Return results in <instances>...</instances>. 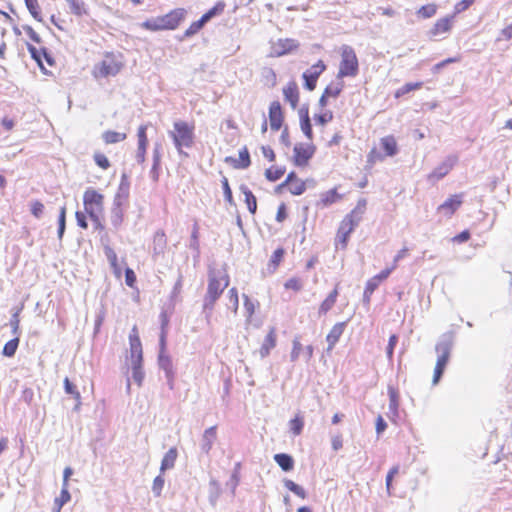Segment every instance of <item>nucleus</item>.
<instances>
[{
	"label": "nucleus",
	"mask_w": 512,
	"mask_h": 512,
	"mask_svg": "<svg viewBox=\"0 0 512 512\" xmlns=\"http://www.w3.org/2000/svg\"><path fill=\"white\" fill-rule=\"evenodd\" d=\"M228 285V275L221 273L220 271H209L207 292L203 299V313L205 314L206 319L211 317L216 301Z\"/></svg>",
	"instance_id": "1"
},
{
	"label": "nucleus",
	"mask_w": 512,
	"mask_h": 512,
	"mask_svg": "<svg viewBox=\"0 0 512 512\" xmlns=\"http://www.w3.org/2000/svg\"><path fill=\"white\" fill-rule=\"evenodd\" d=\"M366 209V200L360 199L356 207L347 214L341 222L338 230L339 242L345 247L348 242L349 235L359 225Z\"/></svg>",
	"instance_id": "2"
},
{
	"label": "nucleus",
	"mask_w": 512,
	"mask_h": 512,
	"mask_svg": "<svg viewBox=\"0 0 512 512\" xmlns=\"http://www.w3.org/2000/svg\"><path fill=\"white\" fill-rule=\"evenodd\" d=\"M129 345L132 378L138 386H141L144 379V371L142 369L143 351L140 338L136 332V327L133 328L132 333L129 335Z\"/></svg>",
	"instance_id": "3"
},
{
	"label": "nucleus",
	"mask_w": 512,
	"mask_h": 512,
	"mask_svg": "<svg viewBox=\"0 0 512 512\" xmlns=\"http://www.w3.org/2000/svg\"><path fill=\"white\" fill-rule=\"evenodd\" d=\"M185 14V9L177 8L164 16L146 20L143 22L142 27L150 31L173 30L178 27Z\"/></svg>",
	"instance_id": "4"
},
{
	"label": "nucleus",
	"mask_w": 512,
	"mask_h": 512,
	"mask_svg": "<svg viewBox=\"0 0 512 512\" xmlns=\"http://www.w3.org/2000/svg\"><path fill=\"white\" fill-rule=\"evenodd\" d=\"M174 131H170L169 135L173 139L175 148L180 155L188 156L183 151V147L191 148L194 144V127L190 126L187 122L176 121L173 124Z\"/></svg>",
	"instance_id": "5"
},
{
	"label": "nucleus",
	"mask_w": 512,
	"mask_h": 512,
	"mask_svg": "<svg viewBox=\"0 0 512 512\" xmlns=\"http://www.w3.org/2000/svg\"><path fill=\"white\" fill-rule=\"evenodd\" d=\"M358 72L359 63L354 49L349 45H343L341 47V61L337 77L340 79L344 77H355Z\"/></svg>",
	"instance_id": "6"
},
{
	"label": "nucleus",
	"mask_w": 512,
	"mask_h": 512,
	"mask_svg": "<svg viewBox=\"0 0 512 512\" xmlns=\"http://www.w3.org/2000/svg\"><path fill=\"white\" fill-rule=\"evenodd\" d=\"M83 204L88 216L96 218V214H102L104 210V196L94 188L89 187L84 192Z\"/></svg>",
	"instance_id": "7"
},
{
	"label": "nucleus",
	"mask_w": 512,
	"mask_h": 512,
	"mask_svg": "<svg viewBox=\"0 0 512 512\" xmlns=\"http://www.w3.org/2000/svg\"><path fill=\"white\" fill-rule=\"evenodd\" d=\"M454 344V335L452 332L442 334L435 346L438 354L436 364L446 367Z\"/></svg>",
	"instance_id": "8"
},
{
	"label": "nucleus",
	"mask_w": 512,
	"mask_h": 512,
	"mask_svg": "<svg viewBox=\"0 0 512 512\" xmlns=\"http://www.w3.org/2000/svg\"><path fill=\"white\" fill-rule=\"evenodd\" d=\"M315 146L313 144L304 145L302 143H297L294 146V156L293 162L295 166L304 167L308 164L309 160L313 157L315 153Z\"/></svg>",
	"instance_id": "9"
},
{
	"label": "nucleus",
	"mask_w": 512,
	"mask_h": 512,
	"mask_svg": "<svg viewBox=\"0 0 512 512\" xmlns=\"http://www.w3.org/2000/svg\"><path fill=\"white\" fill-rule=\"evenodd\" d=\"M326 65L322 60H319L309 70H306L302 77L304 79V86L307 90L312 91L316 87L317 79L325 71Z\"/></svg>",
	"instance_id": "10"
},
{
	"label": "nucleus",
	"mask_w": 512,
	"mask_h": 512,
	"mask_svg": "<svg viewBox=\"0 0 512 512\" xmlns=\"http://www.w3.org/2000/svg\"><path fill=\"white\" fill-rule=\"evenodd\" d=\"M453 20L454 15H449L438 19L433 27L427 32L429 39H434L443 33L449 32L452 28Z\"/></svg>",
	"instance_id": "11"
},
{
	"label": "nucleus",
	"mask_w": 512,
	"mask_h": 512,
	"mask_svg": "<svg viewBox=\"0 0 512 512\" xmlns=\"http://www.w3.org/2000/svg\"><path fill=\"white\" fill-rule=\"evenodd\" d=\"M462 202V195H452L438 207V212L450 218L461 206Z\"/></svg>",
	"instance_id": "12"
},
{
	"label": "nucleus",
	"mask_w": 512,
	"mask_h": 512,
	"mask_svg": "<svg viewBox=\"0 0 512 512\" xmlns=\"http://www.w3.org/2000/svg\"><path fill=\"white\" fill-rule=\"evenodd\" d=\"M283 112L280 102L273 101L269 107L270 127L273 131H278L283 124Z\"/></svg>",
	"instance_id": "13"
},
{
	"label": "nucleus",
	"mask_w": 512,
	"mask_h": 512,
	"mask_svg": "<svg viewBox=\"0 0 512 512\" xmlns=\"http://www.w3.org/2000/svg\"><path fill=\"white\" fill-rule=\"evenodd\" d=\"M216 430H217L216 426H211V427L207 428L202 435L201 442H200V448H201V451L206 455H208L209 452L211 451L212 446L217 438Z\"/></svg>",
	"instance_id": "14"
},
{
	"label": "nucleus",
	"mask_w": 512,
	"mask_h": 512,
	"mask_svg": "<svg viewBox=\"0 0 512 512\" xmlns=\"http://www.w3.org/2000/svg\"><path fill=\"white\" fill-rule=\"evenodd\" d=\"M225 162L232 164L236 169H246L251 164L250 154L246 146L239 150V160L228 156L225 158Z\"/></svg>",
	"instance_id": "15"
},
{
	"label": "nucleus",
	"mask_w": 512,
	"mask_h": 512,
	"mask_svg": "<svg viewBox=\"0 0 512 512\" xmlns=\"http://www.w3.org/2000/svg\"><path fill=\"white\" fill-rule=\"evenodd\" d=\"M122 68V64L113 57L107 56L101 63L100 73L102 76H115Z\"/></svg>",
	"instance_id": "16"
},
{
	"label": "nucleus",
	"mask_w": 512,
	"mask_h": 512,
	"mask_svg": "<svg viewBox=\"0 0 512 512\" xmlns=\"http://www.w3.org/2000/svg\"><path fill=\"white\" fill-rule=\"evenodd\" d=\"M456 161V157H448L444 162H442L432 171V173L429 175V178L435 180L442 179L449 173Z\"/></svg>",
	"instance_id": "17"
},
{
	"label": "nucleus",
	"mask_w": 512,
	"mask_h": 512,
	"mask_svg": "<svg viewBox=\"0 0 512 512\" xmlns=\"http://www.w3.org/2000/svg\"><path fill=\"white\" fill-rule=\"evenodd\" d=\"M276 340V330L274 327H271L259 350L262 359L266 358L270 354V351L276 346Z\"/></svg>",
	"instance_id": "18"
},
{
	"label": "nucleus",
	"mask_w": 512,
	"mask_h": 512,
	"mask_svg": "<svg viewBox=\"0 0 512 512\" xmlns=\"http://www.w3.org/2000/svg\"><path fill=\"white\" fill-rule=\"evenodd\" d=\"M346 324V322H338L331 328L330 332L326 336V341L328 343V352L331 351L338 342L339 338L344 332Z\"/></svg>",
	"instance_id": "19"
},
{
	"label": "nucleus",
	"mask_w": 512,
	"mask_h": 512,
	"mask_svg": "<svg viewBox=\"0 0 512 512\" xmlns=\"http://www.w3.org/2000/svg\"><path fill=\"white\" fill-rule=\"evenodd\" d=\"M167 247V239L163 230L155 232L153 237V258L163 255Z\"/></svg>",
	"instance_id": "20"
},
{
	"label": "nucleus",
	"mask_w": 512,
	"mask_h": 512,
	"mask_svg": "<svg viewBox=\"0 0 512 512\" xmlns=\"http://www.w3.org/2000/svg\"><path fill=\"white\" fill-rule=\"evenodd\" d=\"M283 95L293 109H295L299 102V91L296 82L291 81L283 88Z\"/></svg>",
	"instance_id": "21"
},
{
	"label": "nucleus",
	"mask_w": 512,
	"mask_h": 512,
	"mask_svg": "<svg viewBox=\"0 0 512 512\" xmlns=\"http://www.w3.org/2000/svg\"><path fill=\"white\" fill-rule=\"evenodd\" d=\"M177 457H178L177 448L171 447L162 458L161 465H160V473L162 474L165 471L174 468Z\"/></svg>",
	"instance_id": "22"
},
{
	"label": "nucleus",
	"mask_w": 512,
	"mask_h": 512,
	"mask_svg": "<svg viewBox=\"0 0 512 512\" xmlns=\"http://www.w3.org/2000/svg\"><path fill=\"white\" fill-rule=\"evenodd\" d=\"M298 47V44L293 39H280L275 46L273 47L274 53L277 56H282L286 53L291 52L292 50L296 49Z\"/></svg>",
	"instance_id": "23"
},
{
	"label": "nucleus",
	"mask_w": 512,
	"mask_h": 512,
	"mask_svg": "<svg viewBox=\"0 0 512 512\" xmlns=\"http://www.w3.org/2000/svg\"><path fill=\"white\" fill-rule=\"evenodd\" d=\"M123 203L113 202L111 213H110V221L115 229H118L124 219V210L122 208Z\"/></svg>",
	"instance_id": "24"
},
{
	"label": "nucleus",
	"mask_w": 512,
	"mask_h": 512,
	"mask_svg": "<svg viewBox=\"0 0 512 512\" xmlns=\"http://www.w3.org/2000/svg\"><path fill=\"white\" fill-rule=\"evenodd\" d=\"M241 193L245 196V203L251 214H255L257 211V199L252 191L244 184L239 187Z\"/></svg>",
	"instance_id": "25"
},
{
	"label": "nucleus",
	"mask_w": 512,
	"mask_h": 512,
	"mask_svg": "<svg viewBox=\"0 0 512 512\" xmlns=\"http://www.w3.org/2000/svg\"><path fill=\"white\" fill-rule=\"evenodd\" d=\"M274 461L285 471H291L294 467V459L291 455L286 453H278L274 455Z\"/></svg>",
	"instance_id": "26"
},
{
	"label": "nucleus",
	"mask_w": 512,
	"mask_h": 512,
	"mask_svg": "<svg viewBox=\"0 0 512 512\" xmlns=\"http://www.w3.org/2000/svg\"><path fill=\"white\" fill-rule=\"evenodd\" d=\"M338 296L337 287L334 288L329 295L325 298V300L321 303L318 313L319 315H325L328 311L332 309L335 305Z\"/></svg>",
	"instance_id": "27"
},
{
	"label": "nucleus",
	"mask_w": 512,
	"mask_h": 512,
	"mask_svg": "<svg viewBox=\"0 0 512 512\" xmlns=\"http://www.w3.org/2000/svg\"><path fill=\"white\" fill-rule=\"evenodd\" d=\"M381 147L387 156H395L398 152L397 142L393 136H386L381 139Z\"/></svg>",
	"instance_id": "28"
},
{
	"label": "nucleus",
	"mask_w": 512,
	"mask_h": 512,
	"mask_svg": "<svg viewBox=\"0 0 512 512\" xmlns=\"http://www.w3.org/2000/svg\"><path fill=\"white\" fill-rule=\"evenodd\" d=\"M341 198H342V196L337 193V189L333 188V189H330V190H328V191H326V192L321 194V196H320V204L323 207H327V206H329L331 204L336 203Z\"/></svg>",
	"instance_id": "29"
},
{
	"label": "nucleus",
	"mask_w": 512,
	"mask_h": 512,
	"mask_svg": "<svg viewBox=\"0 0 512 512\" xmlns=\"http://www.w3.org/2000/svg\"><path fill=\"white\" fill-rule=\"evenodd\" d=\"M284 254H285V250L283 248H277L273 252V254L269 260V263L267 264V271L269 274H273L276 271L278 265L280 264V262L282 261V259L284 257Z\"/></svg>",
	"instance_id": "30"
},
{
	"label": "nucleus",
	"mask_w": 512,
	"mask_h": 512,
	"mask_svg": "<svg viewBox=\"0 0 512 512\" xmlns=\"http://www.w3.org/2000/svg\"><path fill=\"white\" fill-rule=\"evenodd\" d=\"M69 6L70 12L76 16H83L88 14L86 4L82 0H65Z\"/></svg>",
	"instance_id": "31"
},
{
	"label": "nucleus",
	"mask_w": 512,
	"mask_h": 512,
	"mask_svg": "<svg viewBox=\"0 0 512 512\" xmlns=\"http://www.w3.org/2000/svg\"><path fill=\"white\" fill-rule=\"evenodd\" d=\"M127 138L125 133H120L112 130L105 131L102 134V139L106 144H115L124 141Z\"/></svg>",
	"instance_id": "32"
},
{
	"label": "nucleus",
	"mask_w": 512,
	"mask_h": 512,
	"mask_svg": "<svg viewBox=\"0 0 512 512\" xmlns=\"http://www.w3.org/2000/svg\"><path fill=\"white\" fill-rule=\"evenodd\" d=\"M158 366L166 374L175 373L171 357L166 354H158Z\"/></svg>",
	"instance_id": "33"
},
{
	"label": "nucleus",
	"mask_w": 512,
	"mask_h": 512,
	"mask_svg": "<svg viewBox=\"0 0 512 512\" xmlns=\"http://www.w3.org/2000/svg\"><path fill=\"white\" fill-rule=\"evenodd\" d=\"M224 8H225V3L220 1L218 3H216V5L214 7H212L211 9H209L206 13H204L202 16H201V20L206 24L208 23L212 18L220 15L223 11H224Z\"/></svg>",
	"instance_id": "34"
},
{
	"label": "nucleus",
	"mask_w": 512,
	"mask_h": 512,
	"mask_svg": "<svg viewBox=\"0 0 512 512\" xmlns=\"http://www.w3.org/2000/svg\"><path fill=\"white\" fill-rule=\"evenodd\" d=\"M189 247L195 252V257H199L200 244H199V227H198L197 223H195L193 225Z\"/></svg>",
	"instance_id": "35"
},
{
	"label": "nucleus",
	"mask_w": 512,
	"mask_h": 512,
	"mask_svg": "<svg viewBox=\"0 0 512 512\" xmlns=\"http://www.w3.org/2000/svg\"><path fill=\"white\" fill-rule=\"evenodd\" d=\"M286 172V168L284 166L281 167H270L265 171V177L270 182H275L279 180Z\"/></svg>",
	"instance_id": "36"
},
{
	"label": "nucleus",
	"mask_w": 512,
	"mask_h": 512,
	"mask_svg": "<svg viewBox=\"0 0 512 512\" xmlns=\"http://www.w3.org/2000/svg\"><path fill=\"white\" fill-rule=\"evenodd\" d=\"M24 2H25V5H26L28 11L32 15V17L36 21L42 22L43 19H42V16H41V11H40V7H39V4H38V0H24Z\"/></svg>",
	"instance_id": "37"
},
{
	"label": "nucleus",
	"mask_w": 512,
	"mask_h": 512,
	"mask_svg": "<svg viewBox=\"0 0 512 512\" xmlns=\"http://www.w3.org/2000/svg\"><path fill=\"white\" fill-rule=\"evenodd\" d=\"M389 396V410L393 413H397L399 406V395L398 391L393 386H388Z\"/></svg>",
	"instance_id": "38"
},
{
	"label": "nucleus",
	"mask_w": 512,
	"mask_h": 512,
	"mask_svg": "<svg viewBox=\"0 0 512 512\" xmlns=\"http://www.w3.org/2000/svg\"><path fill=\"white\" fill-rule=\"evenodd\" d=\"M19 338L15 337L8 342L5 343L2 354L6 357H13L17 351V348L19 346Z\"/></svg>",
	"instance_id": "39"
},
{
	"label": "nucleus",
	"mask_w": 512,
	"mask_h": 512,
	"mask_svg": "<svg viewBox=\"0 0 512 512\" xmlns=\"http://www.w3.org/2000/svg\"><path fill=\"white\" fill-rule=\"evenodd\" d=\"M284 486L289 491L293 492L295 495H297L298 497H300L302 499H305L306 496H307V493L304 490V488L301 487L300 485L296 484L294 481H292L290 479H285L284 480Z\"/></svg>",
	"instance_id": "40"
},
{
	"label": "nucleus",
	"mask_w": 512,
	"mask_h": 512,
	"mask_svg": "<svg viewBox=\"0 0 512 512\" xmlns=\"http://www.w3.org/2000/svg\"><path fill=\"white\" fill-rule=\"evenodd\" d=\"M378 280L377 279H369L366 283L364 293H363V302L365 304L370 303V298L373 292L378 288Z\"/></svg>",
	"instance_id": "41"
},
{
	"label": "nucleus",
	"mask_w": 512,
	"mask_h": 512,
	"mask_svg": "<svg viewBox=\"0 0 512 512\" xmlns=\"http://www.w3.org/2000/svg\"><path fill=\"white\" fill-rule=\"evenodd\" d=\"M437 12V5L436 4H427V5H423L421 6L416 14L419 16V17H422L424 19H427V18H431L433 17Z\"/></svg>",
	"instance_id": "42"
},
{
	"label": "nucleus",
	"mask_w": 512,
	"mask_h": 512,
	"mask_svg": "<svg viewBox=\"0 0 512 512\" xmlns=\"http://www.w3.org/2000/svg\"><path fill=\"white\" fill-rule=\"evenodd\" d=\"M262 77L265 85L269 87H274L277 83L276 74L272 68H264L262 70Z\"/></svg>",
	"instance_id": "43"
},
{
	"label": "nucleus",
	"mask_w": 512,
	"mask_h": 512,
	"mask_svg": "<svg viewBox=\"0 0 512 512\" xmlns=\"http://www.w3.org/2000/svg\"><path fill=\"white\" fill-rule=\"evenodd\" d=\"M289 427L294 435H300L304 427V420L302 417L296 416L289 421Z\"/></svg>",
	"instance_id": "44"
},
{
	"label": "nucleus",
	"mask_w": 512,
	"mask_h": 512,
	"mask_svg": "<svg viewBox=\"0 0 512 512\" xmlns=\"http://www.w3.org/2000/svg\"><path fill=\"white\" fill-rule=\"evenodd\" d=\"M343 87H344V84L342 82H339L335 85H332V84L328 85L323 92L324 96L336 98L342 92Z\"/></svg>",
	"instance_id": "45"
},
{
	"label": "nucleus",
	"mask_w": 512,
	"mask_h": 512,
	"mask_svg": "<svg viewBox=\"0 0 512 512\" xmlns=\"http://www.w3.org/2000/svg\"><path fill=\"white\" fill-rule=\"evenodd\" d=\"M423 85L422 82H415V83H406L401 88H399L395 94L396 97H400L402 95H405L411 91L417 90L421 88Z\"/></svg>",
	"instance_id": "46"
},
{
	"label": "nucleus",
	"mask_w": 512,
	"mask_h": 512,
	"mask_svg": "<svg viewBox=\"0 0 512 512\" xmlns=\"http://www.w3.org/2000/svg\"><path fill=\"white\" fill-rule=\"evenodd\" d=\"M71 499L70 492L68 490V486H62L60 495L55 498L54 504L63 507L67 502Z\"/></svg>",
	"instance_id": "47"
},
{
	"label": "nucleus",
	"mask_w": 512,
	"mask_h": 512,
	"mask_svg": "<svg viewBox=\"0 0 512 512\" xmlns=\"http://www.w3.org/2000/svg\"><path fill=\"white\" fill-rule=\"evenodd\" d=\"M205 23L199 19L195 22H193L184 32V37L189 38L193 35L197 34L203 27Z\"/></svg>",
	"instance_id": "48"
},
{
	"label": "nucleus",
	"mask_w": 512,
	"mask_h": 512,
	"mask_svg": "<svg viewBox=\"0 0 512 512\" xmlns=\"http://www.w3.org/2000/svg\"><path fill=\"white\" fill-rule=\"evenodd\" d=\"M164 484H165V479L161 474L154 478L153 484H152V492H153L154 496H156V497L161 496Z\"/></svg>",
	"instance_id": "49"
},
{
	"label": "nucleus",
	"mask_w": 512,
	"mask_h": 512,
	"mask_svg": "<svg viewBox=\"0 0 512 512\" xmlns=\"http://www.w3.org/2000/svg\"><path fill=\"white\" fill-rule=\"evenodd\" d=\"M104 254H105L107 260L109 261L111 267L114 270H117V268H118V266H117V254L114 251V249L111 248L109 245H105L104 246Z\"/></svg>",
	"instance_id": "50"
},
{
	"label": "nucleus",
	"mask_w": 512,
	"mask_h": 512,
	"mask_svg": "<svg viewBox=\"0 0 512 512\" xmlns=\"http://www.w3.org/2000/svg\"><path fill=\"white\" fill-rule=\"evenodd\" d=\"M289 191L296 196L302 195L306 191V182L298 179L293 184L289 185Z\"/></svg>",
	"instance_id": "51"
},
{
	"label": "nucleus",
	"mask_w": 512,
	"mask_h": 512,
	"mask_svg": "<svg viewBox=\"0 0 512 512\" xmlns=\"http://www.w3.org/2000/svg\"><path fill=\"white\" fill-rule=\"evenodd\" d=\"M64 390L67 394L72 395L76 400H80L81 396L76 386L69 380L68 377L64 379Z\"/></svg>",
	"instance_id": "52"
},
{
	"label": "nucleus",
	"mask_w": 512,
	"mask_h": 512,
	"mask_svg": "<svg viewBox=\"0 0 512 512\" xmlns=\"http://www.w3.org/2000/svg\"><path fill=\"white\" fill-rule=\"evenodd\" d=\"M27 50L31 58L43 69L41 49L38 50L34 45L27 43Z\"/></svg>",
	"instance_id": "53"
},
{
	"label": "nucleus",
	"mask_w": 512,
	"mask_h": 512,
	"mask_svg": "<svg viewBox=\"0 0 512 512\" xmlns=\"http://www.w3.org/2000/svg\"><path fill=\"white\" fill-rule=\"evenodd\" d=\"M162 317V332L159 338V354L166 353V333L164 331V326L167 324V319L164 313L161 314Z\"/></svg>",
	"instance_id": "54"
},
{
	"label": "nucleus",
	"mask_w": 512,
	"mask_h": 512,
	"mask_svg": "<svg viewBox=\"0 0 512 512\" xmlns=\"http://www.w3.org/2000/svg\"><path fill=\"white\" fill-rule=\"evenodd\" d=\"M221 183L225 200L231 205L234 204L232 190L230 188L228 179L225 176L222 177Z\"/></svg>",
	"instance_id": "55"
},
{
	"label": "nucleus",
	"mask_w": 512,
	"mask_h": 512,
	"mask_svg": "<svg viewBox=\"0 0 512 512\" xmlns=\"http://www.w3.org/2000/svg\"><path fill=\"white\" fill-rule=\"evenodd\" d=\"M302 352H303V346L300 343L299 339L295 338L293 340V348H292V351H291V354H290L291 362L297 361V359L299 358V356H300V354Z\"/></svg>",
	"instance_id": "56"
},
{
	"label": "nucleus",
	"mask_w": 512,
	"mask_h": 512,
	"mask_svg": "<svg viewBox=\"0 0 512 512\" xmlns=\"http://www.w3.org/2000/svg\"><path fill=\"white\" fill-rule=\"evenodd\" d=\"M93 159L95 163L102 169L106 170L110 167V162L108 158L100 152L94 154Z\"/></svg>",
	"instance_id": "57"
},
{
	"label": "nucleus",
	"mask_w": 512,
	"mask_h": 512,
	"mask_svg": "<svg viewBox=\"0 0 512 512\" xmlns=\"http://www.w3.org/2000/svg\"><path fill=\"white\" fill-rule=\"evenodd\" d=\"M284 287L286 289L300 291L303 288V283L299 278L293 277L285 282Z\"/></svg>",
	"instance_id": "58"
},
{
	"label": "nucleus",
	"mask_w": 512,
	"mask_h": 512,
	"mask_svg": "<svg viewBox=\"0 0 512 512\" xmlns=\"http://www.w3.org/2000/svg\"><path fill=\"white\" fill-rule=\"evenodd\" d=\"M129 191L128 188L118 187V190L114 196L113 202L123 203L127 201L129 197Z\"/></svg>",
	"instance_id": "59"
},
{
	"label": "nucleus",
	"mask_w": 512,
	"mask_h": 512,
	"mask_svg": "<svg viewBox=\"0 0 512 512\" xmlns=\"http://www.w3.org/2000/svg\"><path fill=\"white\" fill-rule=\"evenodd\" d=\"M397 342H398V336L395 334H392L389 337L388 345L386 348V354H387L389 361H392V359H393L394 348H395Z\"/></svg>",
	"instance_id": "60"
},
{
	"label": "nucleus",
	"mask_w": 512,
	"mask_h": 512,
	"mask_svg": "<svg viewBox=\"0 0 512 512\" xmlns=\"http://www.w3.org/2000/svg\"><path fill=\"white\" fill-rule=\"evenodd\" d=\"M475 2V0H461L459 1L458 3L455 4L454 6V13L452 15H457V14H460L461 12L467 10L473 3Z\"/></svg>",
	"instance_id": "61"
},
{
	"label": "nucleus",
	"mask_w": 512,
	"mask_h": 512,
	"mask_svg": "<svg viewBox=\"0 0 512 512\" xmlns=\"http://www.w3.org/2000/svg\"><path fill=\"white\" fill-rule=\"evenodd\" d=\"M300 127L304 135L309 139H313V131H312V125L310 119H304L303 121H300Z\"/></svg>",
	"instance_id": "62"
},
{
	"label": "nucleus",
	"mask_w": 512,
	"mask_h": 512,
	"mask_svg": "<svg viewBox=\"0 0 512 512\" xmlns=\"http://www.w3.org/2000/svg\"><path fill=\"white\" fill-rule=\"evenodd\" d=\"M229 302L231 304V307L233 309V312H237L238 305H239V299H238V292L236 288H231L228 292Z\"/></svg>",
	"instance_id": "63"
},
{
	"label": "nucleus",
	"mask_w": 512,
	"mask_h": 512,
	"mask_svg": "<svg viewBox=\"0 0 512 512\" xmlns=\"http://www.w3.org/2000/svg\"><path fill=\"white\" fill-rule=\"evenodd\" d=\"M314 119H315L317 124L325 125L326 123L332 121V119H333V112L332 111H327V112H325L323 114H317V115H315Z\"/></svg>",
	"instance_id": "64"
}]
</instances>
